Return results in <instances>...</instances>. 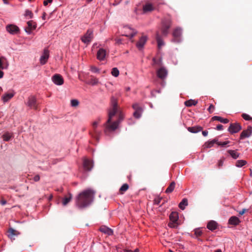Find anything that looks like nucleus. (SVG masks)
<instances>
[{"mask_svg": "<svg viewBox=\"0 0 252 252\" xmlns=\"http://www.w3.org/2000/svg\"><path fill=\"white\" fill-rule=\"evenodd\" d=\"M118 110L117 98L112 96L111 97V107L108 111V118L103 125L104 132L107 135L114 131L119 126L118 122L115 121H112L113 117L119 111Z\"/></svg>", "mask_w": 252, "mask_h": 252, "instance_id": "nucleus-1", "label": "nucleus"}, {"mask_svg": "<svg viewBox=\"0 0 252 252\" xmlns=\"http://www.w3.org/2000/svg\"><path fill=\"white\" fill-rule=\"evenodd\" d=\"M94 192L92 189H87L81 192L77 197L76 203L79 208L88 206L93 202Z\"/></svg>", "mask_w": 252, "mask_h": 252, "instance_id": "nucleus-2", "label": "nucleus"}, {"mask_svg": "<svg viewBox=\"0 0 252 252\" xmlns=\"http://www.w3.org/2000/svg\"><path fill=\"white\" fill-rule=\"evenodd\" d=\"M172 20L170 18H165L161 21V32L163 36H166L169 33L168 30L171 27Z\"/></svg>", "mask_w": 252, "mask_h": 252, "instance_id": "nucleus-3", "label": "nucleus"}, {"mask_svg": "<svg viewBox=\"0 0 252 252\" xmlns=\"http://www.w3.org/2000/svg\"><path fill=\"white\" fill-rule=\"evenodd\" d=\"M100 122V119L98 118L96 121H94L92 124L93 130L90 132L91 136L95 138L97 141L99 140V137L101 132L97 129V125Z\"/></svg>", "mask_w": 252, "mask_h": 252, "instance_id": "nucleus-4", "label": "nucleus"}, {"mask_svg": "<svg viewBox=\"0 0 252 252\" xmlns=\"http://www.w3.org/2000/svg\"><path fill=\"white\" fill-rule=\"evenodd\" d=\"M26 104L31 108H32L35 110H39L38 103H37L36 99L34 96H30L29 97Z\"/></svg>", "mask_w": 252, "mask_h": 252, "instance_id": "nucleus-5", "label": "nucleus"}, {"mask_svg": "<svg viewBox=\"0 0 252 252\" xmlns=\"http://www.w3.org/2000/svg\"><path fill=\"white\" fill-rule=\"evenodd\" d=\"M93 32L91 30H88L86 33L81 37V40L84 43L89 44L93 38Z\"/></svg>", "mask_w": 252, "mask_h": 252, "instance_id": "nucleus-6", "label": "nucleus"}, {"mask_svg": "<svg viewBox=\"0 0 252 252\" xmlns=\"http://www.w3.org/2000/svg\"><path fill=\"white\" fill-rule=\"evenodd\" d=\"M242 129V127L239 123H231L228 128L229 132L231 133H235L239 132Z\"/></svg>", "mask_w": 252, "mask_h": 252, "instance_id": "nucleus-7", "label": "nucleus"}, {"mask_svg": "<svg viewBox=\"0 0 252 252\" xmlns=\"http://www.w3.org/2000/svg\"><path fill=\"white\" fill-rule=\"evenodd\" d=\"M52 80L57 85H62L63 84V79L60 74H55L52 76Z\"/></svg>", "mask_w": 252, "mask_h": 252, "instance_id": "nucleus-8", "label": "nucleus"}, {"mask_svg": "<svg viewBox=\"0 0 252 252\" xmlns=\"http://www.w3.org/2000/svg\"><path fill=\"white\" fill-rule=\"evenodd\" d=\"M49 57V51L48 49H44L43 53L40 58V63L41 64H45L47 62Z\"/></svg>", "mask_w": 252, "mask_h": 252, "instance_id": "nucleus-9", "label": "nucleus"}, {"mask_svg": "<svg viewBox=\"0 0 252 252\" xmlns=\"http://www.w3.org/2000/svg\"><path fill=\"white\" fill-rule=\"evenodd\" d=\"M157 74L158 77L164 80L167 76V70L163 67H161L157 71Z\"/></svg>", "mask_w": 252, "mask_h": 252, "instance_id": "nucleus-10", "label": "nucleus"}, {"mask_svg": "<svg viewBox=\"0 0 252 252\" xmlns=\"http://www.w3.org/2000/svg\"><path fill=\"white\" fill-rule=\"evenodd\" d=\"M20 233L18 231L13 229L12 228H9L7 231V236L12 241L15 240V237L17 236Z\"/></svg>", "mask_w": 252, "mask_h": 252, "instance_id": "nucleus-11", "label": "nucleus"}, {"mask_svg": "<svg viewBox=\"0 0 252 252\" xmlns=\"http://www.w3.org/2000/svg\"><path fill=\"white\" fill-rule=\"evenodd\" d=\"M6 31L11 34H16L19 31V28L14 25H9L6 27Z\"/></svg>", "mask_w": 252, "mask_h": 252, "instance_id": "nucleus-12", "label": "nucleus"}, {"mask_svg": "<svg viewBox=\"0 0 252 252\" xmlns=\"http://www.w3.org/2000/svg\"><path fill=\"white\" fill-rule=\"evenodd\" d=\"M27 25L28 27L25 28V30L26 32L30 34L32 30L35 29L36 24L33 21H29L27 22Z\"/></svg>", "mask_w": 252, "mask_h": 252, "instance_id": "nucleus-13", "label": "nucleus"}, {"mask_svg": "<svg viewBox=\"0 0 252 252\" xmlns=\"http://www.w3.org/2000/svg\"><path fill=\"white\" fill-rule=\"evenodd\" d=\"M252 133V126H249L247 129L243 130L240 135V139L249 137Z\"/></svg>", "mask_w": 252, "mask_h": 252, "instance_id": "nucleus-14", "label": "nucleus"}, {"mask_svg": "<svg viewBox=\"0 0 252 252\" xmlns=\"http://www.w3.org/2000/svg\"><path fill=\"white\" fill-rule=\"evenodd\" d=\"M147 40V37L145 35H143L140 38L139 40L136 43L137 47L139 50L141 49L144 46L145 44L146 43Z\"/></svg>", "mask_w": 252, "mask_h": 252, "instance_id": "nucleus-15", "label": "nucleus"}, {"mask_svg": "<svg viewBox=\"0 0 252 252\" xmlns=\"http://www.w3.org/2000/svg\"><path fill=\"white\" fill-rule=\"evenodd\" d=\"M182 34V30L180 28H176L174 30L173 32V36L174 38V40L177 42H179L180 37Z\"/></svg>", "mask_w": 252, "mask_h": 252, "instance_id": "nucleus-16", "label": "nucleus"}, {"mask_svg": "<svg viewBox=\"0 0 252 252\" xmlns=\"http://www.w3.org/2000/svg\"><path fill=\"white\" fill-rule=\"evenodd\" d=\"M106 55L105 50L102 48L99 49L97 52V59L100 61H103L104 60Z\"/></svg>", "mask_w": 252, "mask_h": 252, "instance_id": "nucleus-17", "label": "nucleus"}, {"mask_svg": "<svg viewBox=\"0 0 252 252\" xmlns=\"http://www.w3.org/2000/svg\"><path fill=\"white\" fill-rule=\"evenodd\" d=\"M155 9V6L151 3L147 2L143 6L144 12H151Z\"/></svg>", "mask_w": 252, "mask_h": 252, "instance_id": "nucleus-18", "label": "nucleus"}, {"mask_svg": "<svg viewBox=\"0 0 252 252\" xmlns=\"http://www.w3.org/2000/svg\"><path fill=\"white\" fill-rule=\"evenodd\" d=\"M83 167L85 170L90 171L93 167L92 161L88 159H85L83 161Z\"/></svg>", "mask_w": 252, "mask_h": 252, "instance_id": "nucleus-19", "label": "nucleus"}, {"mask_svg": "<svg viewBox=\"0 0 252 252\" xmlns=\"http://www.w3.org/2000/svg\"><path fill=\"white\" fill-rule=\"evenodd\" d=\"M240 220L238 217L236 216L231 217L228 220V223L233 225H238L240 223Z\"/></svg>", "mask_w": 252, "mask_h": 252, "instance_id": "nucleus-20", "label": "nucleus"}, {"mask_svg": "<svg viewBox=\"0 0 252 252\" xmlns=\"http://www.w3.org/2000/svg\"><path fill=\"white\" fill-rule=\"evenodd\" d=\"M156 38L158 42V48L159 49L161 48L162 46L164 45V42L161 39V36L160 35L159 32H157L156 33Z\"/></svg>", "mask_w": 252, "mask_h": 252, "instance_id": "nucleus-21", "label": "nucleus"}, {"mask_svg": "<svg viewBox=\"0 0 252 252\" xmlns=\"http://www.w3.org/2000/svg\"><path fill=\"white\" fill-rule=\"evenodd\" d=\"M99 230L101 232L106 234L108 235H111L113 234V230L105 226H101L99 228Z\"/></svg>", "mask_w": 252, "mask_h": 252, "instance_id": "nucleus-22", "label": "nucleus"}, {"mask_svg": "<svg viewBox=\"0 0 252 252\" xmlns=\"http://www.w3.org/2000/svg\"><path fill=\"white\" fill-rule=\"evenodd\" d=\"M218 143V139L215 138L213 140L210 141H207L204 143L203 147L204 149L205 148H210L213 146V145L215 143Z\"/></svg>", "mask_w": 252, "mask_h": 252, "instance_id": "nucleus-23", "label": "nucleus"}, {"mask_svg": "<svg viewBox=\"0 0 252 252\" xmlns=\"http://www.w3.org/2000/svg\"><path fill=\"white\" fill-rule=\"evenodd\" d=\"M187 129L190 132L196 133L201 131L203 129V128L200 126H195L192 127H188Z\"/></svg>", "mask_w": 252, "mask_h": 252, "instance_id": "nucleus-24", "label": "nucleus"}, {"mask_svg": "<svg viewBox=\"0 0 252 252\" xmlns=\"http://www.w3.org/2000/svg\"><path fill=\"white\" fill-rule=\"evenodd\" d=\"M14 95V93L12 91L11 92L4 94L2 97V99L3 101V102H7L9 100H10L12 97H13Z\"/></svg>", "mask_w": 252, "mask_h": 252, "instance_id": "nucleus-25", "label": "nucleus"}, {"mask_svg": "<svg viewBox=\"0 0 252 252\" xmlns=\"http://www.w3.org/2000/svg\"><path fill=\"white\" fill-rule=\"evenodd\" d=\"M207 227L208 229L211 231H213L217 229V223L216 221L214 220H211L208 222Z\"/></svg>", "mask_w": 252, "mask_h": 252, "instance_id": "nucleus-26", "label": "nucleus"}, {"mask_svg": "<svg viewBox=\"0 0 252 252\" xmlns=\"http://www.w3.org/2000/svg\"><path fill=\"white\" fill-rule=\"evenodd\" d=\"M169 219L170 221L177 222L179 219L178 213L177 212H172L169 216Z\"/></svg>", "mask_w": 252, "mask_h": 252, "instance_id": "nucleus-27", "label": "nucleus"}, {"mask_svg": "<svg viewBox=\"0 0 252 252\" xmlns=\"http://www.w3.org/2000/svg\"><path fill=\"white\" fill-rule=\"evenodd\" d=\"M72 195L70 193H68L67 195L65 196L62 201V204L63 206L66 205L72 199Z\"/></svg>", "mask_w": 252, "mask_h": 252, "instance_id": "nucleus-28", "label": "nucleus"}, {"mask_svg": "<svg viewBox=\"0 0 252 252\" xmlns=\"http://www.w3.org/2000/svg\"><path fill=\"white\" fill-rule=\"evenodd\" d=\"M8 65L6 60L4 57L0 58V69L6 68Z\"/></svg>", "mask_w": 252, "mask_h": 252, "instance_id": "nucleus-29", "label": "nucleus"}, {"mask_svg": "<svg viewBox=\"0 0 252 252\" xmlns=\"http://www.w3.org/2000/svg\"><path fill=\"white\" fill-rule=\"evenodd\" d=\"M118 112L116 113V114H118V119L115 121L116 122H118V124L119 125V124L121 123V122L124 120V115L123 114V113L121 112V111L120 109V107L118 106Z\"/></svg>", "mask_w": 252, "mask_h": 252, "instance_id": "nucleus-30", "label": "nucleus"}, {"mask_svg": "<svg viewBox=\"0 0 252 252\" xmlns=\"http://www.w3.org/2000/svg\"><path fill=\"white\" fill-rule=\"evenodd\" d=\"M212 119L213 121H218L223 124H227L229 122V120L227 119H224L220 116H214Z\"/></svg>", "mask_w": 252, "mask_h": 252, "instance_id": "nucleus-31", "label": "nucleus"}, {"mask_svg": "<svg viewBox=\"0 0 252 252\" xmlns=\"http://www.w3.org/2000/svg\"><path fill=\"white\" fill-rule=\"evenodd\" d=\"M175 185L176 184L175 182H172L169 185V186L168 187V188L166 189L165 192L166 193H169L172 192L175 189Z\"/></svg>", "mask_w": 252, "mask_h": 252, "instance_id": "nucleus-32", "label": "nucleus"}, {"mask_svg": "<svg viewBox=\"0 0 252 252\" xmlns=\"http://www.w3.org/2000/svg\"><path fill=\"white\" fill-rule=\"evenodd\" d=\"M198 103V101L195 100L189 99L185 102V105L187 107H190L192 105H196Z\"/></svg>", "mask_w": 252, "mask_h": 252, "instance_id": "nucleus-33", "label": "nucleus"}, {"mask_svg": "<svg viewBox=\"0 0 252 252\" xmlns=\"http://www.w3.org/2000/svg\"><path fill=\"white\" fill-rule=\"evenodd\" d=\"M2 137L4 141H8L10 140L11 137H13V134L12 133L6 132L2 135Z\"/></svg>", "mask_w": 252, "mask_h": 252, "instance_id": "nucleus-34", "label": "nucleus"}, {"mask_svg": "<svg viewBox=\"0 0 252 252\" xmlns=\"http://www.w3.org/2000/svg\"><path fill=\"white\" fill-rule=\"evenodd\" d=\"M89 83L92 85H95L98 83V80L93 76H90Z\"/></svg>", "mask_w": 252, "mask_h": 252, "instance_id": "nucleus-35", "label": "nucleus"}, {"mask_svg": "<svg viewBox=\"0 0 252 252\" xmlns=\"http://www.w3.org/2000/svg\"><path fill=\"white\" fill-rule=\"evenodd\" d=\"M188 204V199L187 198H184L179 203V207L183 210L185 209V206H187Z\"/></svg>", "mask_w": 252, "mask_h": 252, "instance_id": "nucleus-36", "label": "nucleus"}, {"mask_svg": "<svg viewBox=\"0 0 252 252\" xmlns=\"http://www.w3.org/2000/svg\"><path fill=\"white\" fill-rule=\"evenodd\" d=\"M227 152L234 159H236L239 157V154H238L236 151L229 150Z\"/></svg>", "mask_w": 252, "mask_h": 252, "instance_id": "nucleus-37", "label": "nucleus"}, {"mask_svg": "<svg viewBox=\"0 0 252 252\" xmlns=\"http://www.w3.org/2000/svg\"><path fill=\"white\" fill-rule=\"evenodd\" d=\"M129 188V186L127 184H124L123 186L120 188L119 189V192L120 194H123L126 192Z\"/></svg>", "mask_w": 252, "mask_h": 252, "instance_id": "nucleus-38", "label": "nucleus"}, {"mask_svg": "<svg viewBox=\"0 0 252 252\" xmlns=\"http://www.w3.org/2000/svg\"><path fill=\"white\" fill-rule=\"evenodd\" d=\"M125 28L126 29H128L132 31L131 33H129V34L125 35L126 36L129 37L130 39L134 37L137 34V31H136L134 30L129 28L127 27H126Z\"/></svg>", "mask_w": 252, "mask_h": 252, "instance_id": "nucleus-39", "label": "nucleus"}, {"mask_svg": "<svg viewBox=\"0 0 252 252\" xmlns=\"http://www.w3.org/2000/svg\"><path fill=\"white\" fill-rule=\"evenodd\" d=\"M246 163L247 161L245 160H238L236 162V166L241 167L246 164Z\"/></svg>", "mask_w": 252, "mask_h": 252, "instance_id": "nucleus-40", "label": "nucleus"}, {"mask_svg": "<svg viewBox=\"0 0 252 252\" xmlns=\"http://www.w3.org/2000/svg\"><path fill=\"white\" fill-rule=\"evenodd\" d=\"M111 74L113 76L115 77H118L119 75V71L117 67L113 68L112 69Z\"/></svg>", "mask_w": 252, "mask_h": 252, "instance_id": "nucleus-41", "label": "nucleus"}, {"mask_svg": "<svg viewBox=\"0 0 252 252\" xmlns=\"http://www.w3.org/2000/svg\"><path fill=\"white\" fill-rule=\"evenodd\" d=\"M142 109L139 110H135L133 113V116L136 118H139L141 117Z\"/></svg>", "mask_w": 252, "mask_h": 252, "instance_id": "nucleus-42", "label": "nucleus"}, {"mask_svg": "<svg viewBox=\"0 0 252 252\" xmlns=\"http://www.w3.org/2000/svg\"><path fill=\"white\" fill-rule=\"evenodd\" d=\"M242 118L246 121H252V117H251L250 115L247 114L243 113L242 115Z\"/></svg>", "mask_w": 252, "mask_h": 252, "instance_id": "nucleus-43", "label": "nucleus"}, {"mask_svg": "<svg viewBox=\"0 0 252 252\" xmlns=\"http://www.w3.org/2000/svg\"><path fill=\"white\" fill-rule=\"evenodd\" d=\"M79 103V101L77 99H72L71 100V105L72 107H77L78 106Z\"/></svg>", "mask_w": 252, "mask_h": 252, "instance_id": "nucleus-44", "label": "nucleus"}, {"mask_svg": "<svg viewBox=\"0 0 252 252\" xmlns=\"http://www.w3.org/2000/svg\"><path fill=\"white\" fill-rule=\"evenodd\" d=\"M178 224L177 222L173 221H170L168 224V226L171 228H176L178 226Z\"/></svg>", "mask_w": 252, "mask_h": 252, "instance_id": "nucleus-45", "label": "nucleus"}, {"mask_svg": "<svg viewBox=\"0 0 252 252\" xmlns=\"http://www.w3.org/2000/svg\"><path fill=\"white\" fill-rule=\"evenodd\" d=\"M33 13L29 10H26L25 13V16H29L30 18H32L33 17Z\"/></svg>", "mask_w": 252, "mask_h": 252, "instance_id": "nucleus-46", "label": "nucleus"}, {"mask_svg": "<svg viewBox=\"0 0 252 252\" xmlns=\"http://www.w3.org/2000/svg\"><path fill=\"white\" fill-rule=\"evenodd\" d=\"M202 232L199 229H196L194 230V234L196 236V237L200 236L202 235Z\"/></svg>", "mask_w": 252, "mask_h": 252, "instance_id": "nucleus-47", "label": "nucleus"}, {"mask_svg": "<svg viewBox=\"0 0 252 252\" xmlns=\"http://www.w3.org/2000/svg\"><path fill=\"white\" fill-rule=\"evenodd\" d=\"M228 143H229V141H226L223 142H220L218 141V143H217V144L219 146L224 147L225 145H226Z\"/></svg>", "mask_w": 252, "mask_h": 252, "instance_id": "nucleus-48", "label": "nucleus"}, {"mask_svg": "<svg viewBox=\"0 0 252 252\" xmlns=\"http://www.w3.org/2000/svg\"><path fill=\"white\" fill-rule=\"evenodd\" d=\"M132 107L135 110V111L142 109L141 107L139 105L138 103H135L133 104Z\"/></svg>", "mask_w": 252, "mask_h": 252, "instance_id": "nucleus-49", "label": "nucleus"}, {"mask_svg": "<svg viewBox=\"0 0 252 252\" xmlns=\"http://www.w3.org/2000/svg\"><path fill=\"white\" fill-rule=\"evenodd\" d=\"M215 106L212 104H211L208 108V111L210 113H212L213 112Z\"/></svg>", "mask_w": 252, "mask_h": 252, "instance_id": "nucleus-50", "label": "nucleus"}, {"mask_svg": "<svg viewBox=\"0 0 252 252\" xmlns=\"http://www.w3.org/2000/svg\"><path fill=\"white\" fill-rule=\"evenodd\" d=\"M161 199H162L161 198H156L154 200V204L155 205H159V204H160V203L161 202Z\"/></svg>", "mask_w": 252, "mask_h": 252, "instance_id": "nucleus-51", "label": "nucleus"}, {"mask_svg": "<svg viewBox=\"0 0 252 252\" xmlns=\"http://www.w3.org/2000/svg\"><path fill=\"white\" fill-rule=\"evenodd\" d=\"M91 70L94 72L96 73L99 72V69L96 67L95 66H92L91 67Z\"/></svg>", "mask_w": 252, "mask_h": 252, "instance_id": "nucleus-52", "label": "nucleus"}, {"mask_svg": "<svg viewBox=\"0 0 252 252\" xmlns=\"http://www.w3.org/2000/svg\"><path fill=\"white\" fill-rule=\"evenodd\" d=\"M153 65L158 64V65H160V61H157L155 58H153Z\"/></svg>", "mask_w": 252, "mask_h": 252, "instance_id": "nucleus-53", "label": "nucleus"}, {"mask_svg": "<svg viewBox=\"0 0 252 252\" xmlns=\"http://www.w3.org/2000/svg\"><path fill=\"white\" fill-rule=\"evenodd\" d=\"M223 160L224 159H221L218 161V166L219 168L221 167L223 165Z\"/></svg>", "mask_w": 252, "mask_h": 252, "instance_id": "nucleus-54", "label": "nucleus"}, {"mask_svg": "<svg viewBox=\"0 0 252 252\" xmlns=\"http://www.w3.org/2000/svg\"><path fill=\"white\" fill-rule=\"evenodd\" d=\"M40 180V176L39 175H35L34 177H33V180L35 181V182H38V181H39Z\"/></svg>", "mask_w": 252, "mask_h": 252, "instance_id": "nucleus-55", "label": "nucleus"}, {"mask_svg": "<svg viewBox=\"0 0 252 252\" xmlns=\"http://www.w3.org/2000/svg\"><path fill=\"white\" fill-rule=\"evenodd\" d=\"M52 2V0H45L43 1V4L44 6L47 5L48 3H51Z\"/></svg>", "mask_w": 252, "mask_h": 252, "instance_id": "nucleus-56", "label": "nucleus"}, {"mask_svg": "<svg viewBox=\"0 0 252 252\" xmlns=\"http://www.w3.org/2000/svg\"><path fill=\"white\" fill-rule=\"evenodd\" d=\"M223 126L221 125H218L217 126V129L218 130H221L223 129Z\"/></svg>", "mask_w": 252, "mask_h": 252, "instance_id": "nucleus-57", "label": "nucleus"}, {"mask_svg": "<svg viewBox=\"0 0 252 252\" xmlns=\"http://www.w3.org/2000/svg\"><path fill=\"white\" fill-rule=\"evenodd\" d=\"M247 211L246 209H243L242 210L239 212V214L240 215H243Z\"/></svg>", "mask_w": 252, "mask_h": 252, "instance_id": "nucleus-58", "label": "nucleus"}, {"mask_svg": "<svg viewBox=\"0 0 252 252\" xmlns=\"http://www.w3.org/2000/svg\"><path fill=\"white\" fill-rule=\"evenodd\" d=\"M6 202H7L4 199H2L0 202L1 205H5L6 204Z\"/></svg>", "mask_w": 252, "mask_h": 252, "instance_id": "nucleus-59", "label": "nucleus"}, {"mask_svg": "<svg viewBox=\"0 0 252 252\" xmlns=\"http://www.w3.org/2000/svg\"><path fill=\"white\" fill-rule=\"evenodd\" d=\"M208 132L207 130L202 131V135L204 136H206L208 135Z\"/></svg>", "mask_w": 252, "mask_h": 252, "instance_id": "nucleus-60", "label": "nucleus"}, {"mask_svg": "<svg viewBox=\"0 0 252 252\" xmlns=\"http://www.w3.org/2000/svg\"><path fill=\"white\" fill-rule=\"evenodd\" d=\"M3 75H4L3 72L0 70V79L3 77Z\"/></svg>", "mask_w": 252, "mask_h": 252, "instance_id": "nucleus-61", "label": "nucleus"}, {"mask_svg": "<svg viewBox=\"0 0 252 252\" xmlns=\"http://www.w3.org/2000/svg\"><path fill=\"white\" fill-rule=\"evenodd\" d=\"M45 17H46V13L44 12L43 14L42 18V19L43 20H45Z\"/></svg>", "mask_w": 252, "mask_h": 252, "instance_id": "nucleus-62", "label": "nucleus"}, {"mask_svg": "<svg viewBox=\"0 0 252 252\" xmlns=\"http://www.w3.org/2000/svg\"><path fill=\"white\" fill-rule=\"evenodd\" d=\"M4 4H7L8 3V0H2Z\"/></svg>", "mask_w": 252, "mask_h": 252, "instance_id": "nucleus-63", "label": "nucleus"}, {"mask_svg": "<svg viewBox=\"0 0 252 252\" xmlns=\"http://www.w3.org/2000/svg\"><path fill=\"white\" fill-rule=\"evenodd\" d=\"M215 252H221V250L218 249L215 251Z\"/></svg>", "mask_w": 252, "mask_h": 252, "instance_id": "nucleus-64", "label": "nucleus"}]
</instances>
